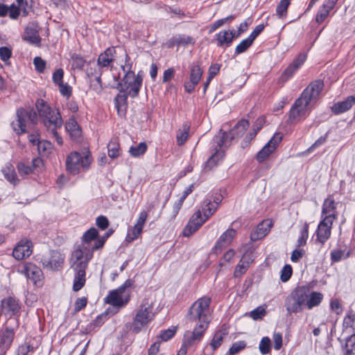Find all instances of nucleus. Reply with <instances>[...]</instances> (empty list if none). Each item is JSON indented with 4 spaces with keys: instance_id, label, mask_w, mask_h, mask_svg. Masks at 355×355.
<instances>
[{
    "instance_id": "1",
    "label": "nucleus",
    "mask_w": 355,
    "mask_h": 355,
    "mask_svg": "<svg viewBox=\"0 0 355 355\" xmlns=\"http://www.w3.org/2000/svg\"><path fill=\"white\" fill-rule=\"evenodd\" d=\"M93 251L83 245H76L71 252L69 263L75 272L73 290L80 291L86 282V269L93 257Z\"/></svg>"
},
{
    "instance_id": "2",
    "label": "nucleus",
    "mask_w": 355,
    "mask_h": 355,
    "mask_svg": "<svg viewBox=\"0 0 355 355\" xmlns=\"http://www.w3.org/2000/svg\"><path fill=\"white\" fill-rule=\"evenodd\" d=\"M323 87L321 80L311 82L295 101L289 113V120L293 122L305 119L309 105L318 98Z\"/></svg>"
},
{
    "instance_id": "3",
    "label": "nucleus",
    "mask_w": 355,
    "mask_h": 355,
    "mask_svg": "<svg viewBox=\"0 0 355 355\" xmlns=\"http://www.w3.org/2000/svg\"><path fill=\"white\" fill-rule=\"evenodd\" d=\"M125 63L121 66L122 70L125 73L122 83L119 85L121 92H127L128 95L135 97L138 95L141 84L142 76L138 73L135 76L132 70V64L130 63V57L127 53L125 55Z\"/></svg>"
},
{
    "instance_id": "4",
    "label": "nucleus",
    "mask_w": 355,
    "mask_h": 355,
    "mask_svg": "<svg viewBox=\"0 0 355 355\" xmlns=\"http://www.w3.org/2000/svg\"><path fill=\"white\" fill-rule=\"evenodd\" d=\"M153 302L149 298L144 299L137 309L130 325V329L135 334L139 333L143 328L153 320Z\"/></svg>"
},
{
    "instance_id": "5",
    "label": "nucleus",
    "mask_w": 355,
    "mask_h": 355,
    "mask_svg": "<svg viewBox=\"0 0 355 355\" xmlns=\"http://www.w3.org/2000/svg\"><path fill=\"white\" fill-rule=\"evenodd\" d=\"M35 105L46 129L53 130L55 128H61L62 120L58 110H52L43 99H38L36 101Z\"/></svg>"
},
{
    "instance_id": "6",
    "label": "nucleus",
    "mask_w": 355,
    "mask_h": 355,
    "mask_svg": "<svg viewBox=\"0 0 355 355\" xmlns=\"http://www.w3.org/2000/svg\"><path fill=\"white\" fill-rule=\"evenodd\" d=\"M309 298V287L302 286L295 288L286 298L285 307L290 314L301 312Z\"/></svg>"
},
{
    "instance_id": "7",
    "label": "nucleus",
    "mask_w": 355,
    "mask_h": 355,
    "mask_svg": "<svg viewBox=\"0 0 355 355\" xmlns=\"http://www.w3.org/2000/svg\"><path fill=\"white\" fill-rule=\"evenodd\" d=\"M92 160V157L87 151L83 153L72 152L66 159L67 170L73 175L78 174L81 169H88Z\"/></svg>"
},
{
    "instance_id": "8",
    "label": "nucleus",
    "mask_w": 355,
    "mask_h": 355,
    "mask_svg": "<svg viewBox=\"0 0 355 355\" xmlns=\"http://www.w3.org/2000/svg\"><path fill=\"white\" fill-rule=\"evenodd\" d=\"M210 304V298L202 297L195 302L189 309V319L192 322H209L207 314Z\"/></svg>"
},
{
    "instance_id": "9",
    "label": "nucleus",
    "mask_w": 355,
    "mask_h": 355,
    "mask_svg": "<svg viewBox=\"0 0 355 355\" xmlns=\"http://www.w3.org/2000/svg\"><path fill=\"white\" fill-rule=\"evenodd\" d=\"M17 120L12 122L11 125L15 132L17 134H22L26 132V122L30 121L32 123H36L37 116L33 110L24 108L18 109L17 111Z\"/></svg>"
},
{
    "instance_id": "10",
    "label": "nucleus",
    "mask_w": 355,
    "mask_h": 355,
    "mask_svg": "<svg viewBox=\"0 0 355 355\" xmlns=\"http://www.w3.org/2000/svg\"><path fill=\"white\" fill-rule=\"evenodd\" d=\"M98 230L94 227H92L83 234L82 243L78 245L87 247L93 252L99 250L104 245L105 239L98 238Z\"/></svg>"
},
{
    "instance_id": "11",
    "label": "nucleus",
    "mask_w": 355,
    "mask_h": 355,
    "mask_svg": "<svg viewBox=\"0 0 355 355\" xmlns=\"http://www.w3.org/2000/svg\"><path fill=\"white\" fill-rule=\"evenodd\" d=\"M18 271L24 275L27 278L33 281V282L39 286L42 284L43 272L40 268L35 264L25 262L22 263L18 268Z\"/></svg>"
},
{
    "instance_id": "12",
    "label": "nucleus",
    "mask_w": 355,
    "mask_h": 355,
    "mask_svg": "<svg viewBox=\"0 0 355 355\" xmlns=\"http://www.w3.org/2000/svg\"><path fill=\"white\" fill-rule=\"evenodd\" d=\"M248 127V121L243 119L237 123V124L230 131V133L222 132V130H220L222 136L221 139H220V141H217L218 145L220 147L225 144L228 139L231 141L235 138H239L242 137Z\"/></svg>"
},
{
    "instance_id": "13",
    "label": "nucleus",
    "mask_w": 355,
    "mask_h": 355,
    "mask_svg": "<svg viewBox=\"0 0 355 355\" xmlns=\"http://www.w3.org/2000/svg\"><path fill=\"white\" fill-rule=\"evenodd\" d=\"M283 135L280 132L276 133L264 147L257 153V159L259 162H263L276 149L281 142Z\"/></svg>"
},
{
    "instance_id": "14",
    "label": "nucleus",
    "mask_w": 355,
    "mask_h": 355,
    "mask_svg": "<svg viewBox=\"0 0 355 355\" xmlns=\"http://www.w3.org/2000/svg\"><path fill=\"white\" fill-rule=\"evenodd\" d=\"M236 236V231L233 228H228L217 240L213 248V252L215 254L220 252L232 243Z\"/></svg>"
},
{
    "instance_id": "15",
    "label": "nucleus",
    "mask_w": 355,
    "mask_h": 355,
    "mask_svg": "<svg viewBox=\"0 0 355 355\" xmlns=\"http://www.w3.org/2000/svg\"><path fill=\"white\" fill-rule=\"evenodd\" d=\"M207 220V219H205V216H204V215L202 216L200 210L197 211L192 215L189 223L184 227L183 230V235L184 236H191L193 233L196 232Z\"/></svg>"
},
{
    "instance_id": "16",
    "label": "nucleus",
    "mask_w": 355,
    "mask_h": 355,
    "mask_svg": "<svg viewBox=\"0 0 355 355\" xmlns=\"http://www.w3.org/2000/svg\"><path fill=\"white\" fill-rule=\"evenodd\" d=\"M64 259L60 252L53 250L49 256H44L41 259L43 266L51 270H57L61 267Z\"/></svg>"
},
{
    "instance_id": "17",
    "label": "nucleus",
    "mask_w": 355,
    "mask_h": 355,
    "mask_svg": "<svg viewBox=\"0 0 355 355\" xmlns=\"http://www.w3.org/2000/svg\"><path fill=\"white\" fill-rule=\"evenodd\" d=\"M334 220L323 218L320 222L316 231V240L324 244L330 237Z\"/></svg>"
},
{
    "instance_id": "18",
    "label": "nucleus",
    "mask_w": 355,
    "mask_h": 355,
    "mask_svg": "<svg viewBox=\"0 0 355 355\" xmlns=\"http://www.w3.org/2000/svg\"><path fill=\"white\" fill-rule=\"evenodd\" d=\"M202 70L198 64H194L191 68L189 81L184 83V89L187 93H191L196 85H197L201 79Z\"/></svg>"
},
{
    "instance_id": "19",
    "label": "nucleus",
    "mask_w": 355,
    "mask_h": 355,
    "mask_svg": "<svg viewBox=\"0 0 355 355\" xmlns=\"http://www.w3.org/2000/svg\"><path fill=\"white\" fill-rule=\"evenodd\" d=\"M273 223L270 219H266L260 223L257 228L250 234V239L252 241H258L266 236L272 227Z\"/></svg>"
},
{
    "instance_id": "20",
    "label": "nucleus",
    "mask_w": 355,
    "mask_h": 355,
    "mask_svg": "<svg viewBox=\"0 0 355 355\" xmlns=\"http://www.w3.org/2000/svg\"><path fill=\"white\" fill-rule=\"evenodd\" d=\"M23 39L31 44L40 46L41 37L39 35L38 26L35 24H29L25 30Z\"/></svg>"
},
{
    "instance_id": "21",
    "label": "nucleus",
    "mask_w": 355,
    "mask_h": 355,
    "mask_svg": "<svg viewBox=\"0 0 355 355\" xmlns=\"http://www.w3.org/2000/svg\"><path fill=\"white\" fill-rule=\"evenodd\" d=\"M306 60V55L300 54L297 58L284 70L281 76V80L284 83L287 81L295 71L302 65Z\"/></svg>"
},
{
    "instance_id": "22",
    "label": "nucleus",
    "mask_w": 355,
    "mask_h": 355,
    "mask_svg": "<svg viewBox=\"0 0 355 355\" xmlns=\"http://www.w3.org/2000/svg\"><path fill=\"white\" fill-rule=\"evenodd\" d=\"M322 217L332 220L337 218L336 202L331 197L327 198L323 202Z\"/></svg>"
},
{
    "instance_id": "23",
    "label": "nucleus",
    "mask_w": 355,
    "mask_h": 355,
    "mask_svg": "<svg viewBox=\"0 0 355 355\" xmlns=\"http://www.w3.org/2000/svg\"><path fill=\"white\" fill-rule=\"evenodd\" d=\"M31 253V242L30 241H20L12 251L13 257L18 260L28 257Z\"/></svg>"
},
{
    "instance_id": "24",
    "label": "nucleus",
    "mask_w": 355,
    "mask_h": 355,
    "mask_svg": "<svg viewBox=\"0 0 355 355\" xmlns=\"http://www.w3.org/2000/svg\"><path fill=\"white\" fill-rule=\"evenodd\" d=\"M355 104V94L349 96L343 101L335 103L331 107V111L336 114H339L349 110L353 105Z\"/></svg>"
},
{
    "instance_id": "25",
    "label": "nucleus",
    "mask_w": 355,
    "mask_h": 355,
    "mask_svg": "<svg viewBox=\"0 0 355 355\" xmlns=\"http://www.w3.org/2000/svg\"><path fill=\"white\" fill-rule=\"evenodd\" d=\"M65 128L71 139L76 141H79L82 136V131L73 118L69 119L66 123Z\"/></svg>"
},
{
    "instance_id": "26",
    "label": "nucleus",
    "mask_w": 355,
    "mask_h": 355,
    "mask_svg": "<svg viewBox=\"0 0 355 355\" xmlns=\"http://www.w3.org/2000/svg\"><path fill=\"white\" fill-rule=\"evenodd\" d=\"M1 307L3 311L10 315L16 314L20 309L18 302L12 297L3 299L1 301Z\"/></svg>"
},
{
    "instance_id": "27",
    "label": "nucleus",
    "mask_w": 355,
    "mask_h": 355,
    "mask_svg": "<svg viewBox=\"0 0 355 355\" xmlns=\"http://www.w3.org/2000/svg\"><path fill=\"white\" fill-rule=\"evenodd\" d=\"M14 338V331L9 329L6 328L5 331L0 334V351L6 353L7 350L11 345Z\"/></svg>"
},
{
    "instance_id": "28",
    "label": "nucleus",
    "mask_w": 355,
    "mask_h": 355,
    "mask_svg": "<svg viewBox=\"0 0 355 355\" xmlns=\"http://www.w3.org/2000/svg\"><path fill=\"white\" fill-rule=\"evenodd\" d=\"M336 4L334 0H328L322 6V8L318 11L315 17V21L318 24L322 23L329 16L330 11L334 8Z\"/></svg>"
},
{
    "instance_id": "29",
    "label": "nucleus",
    "mask_w": 355,
    "mask_h": 355,
    "mask_svg": "<svg viewBox=\"0 0 355 355\" xmlns=\"http://www.w3.org/2000/svg\"><path fill=\"white\" fill-rule=\"evenodd\" d=\"M194 43L193 39L190 36L184 35H179L172 37L166 42V46L168 48H172L175 46H187L193 44Z\"/></svg>"
},
{
    "instance_id": "30",
    "label": "nucleus",
    "mask_w": 355,
    "mask_h": 355,
    "mask_svg": "<svg viewBox=\"0 0 355 355\" xmlns=\"http://www.w3.org/2000/svg\"><path fill=\"white\" fill-rule=\"evenodd\" d=\"M343 326V334L349 335L354 334L355 327V313L352 311H349L344 318Z\"/></svg>"
},
{
    "instance_id": "31",
    "label": "nucleus",
    "mask_w": 355,
    "mask_h": 355,
    "mask_svg": "<svg viewBox=\"0 0 355 355\" xmlns=\"http://www.w3.org/2000/svg\"><path fill=\"white\" fill-rule=\"evenodd\" d=\"M115 49L114 47L107 48L103 53L100 54L98 58V64L101 67H108L114 61V53Z\"/></svg>"
},
{
    "instance_id": "32",
    "label": "nucleus",
    "mask_w": 355,
    "mask_h": 355,
    "mask_svg": "<svg viewBox=\"0 0 355 355\" xmlns=\"http://www.w3.org/2000/svg\"><path fill=\"white\" fill-rule=\"evenodd\" d=\"M128 301L129 297H127L124 301L122 296L119 295V293L114 291H111L105 299V303L113 305L114 306H123V305L126 304Z\"/></svg>"
},
{
    "instance_id": "33",
    "label": "nucleus",
    "mask_w": 355,
    "mask_h": 355,
    "mask_svg": "<svg viewBox=\"0 0 355 355\" xmlns=\"http://www.w3.org/2000/svg\"><path fill=\"white\" fill-rule=\"evenodd\" d=\"M234 33L232 31H223L217 34L218 45L220 46H229L234 37Z\"/></svg>"
},
{
    "instance_id": "34",
    "label": "nucleus",
    "mask_w": 355,
    "mask_h": 355,
    "mask_svg": "<svg viewBox=\"0 0 355 355\" xmlns=\"http://www.w3.org/2000/svg\"><path fill=\"white\" fill-rule=\"evenodd\" d=\"M322 299L323 295L321 293L315 291L311 292L309 288V298H307L305 304L309 309H311L313 307L318 306Z\"/></svg>"
},
{
    "instance_id": "35",
    "label": "nucleus",
    "mask_w": 355,
    "mask_h": 355,
    "mask_svg": "<svg viewBox=\"0 0 355 355\" xmlns=\"http://www.w3.org/2000/svg\"><path fill=\"white\" fill-rule=\"evenodd\" d=\"M209 322H199V324L194 329L191 340L184 342L187 345H191L192 341L200 340L207 329Z\"/></svg>"
},
{
    "instance_id": "36",
    "label": "nucleus",
    "mask_w": 355,
    "mask_h": 355,
    "mask_svg": "<svg viewBox=\"0 0 355 355\" xmlns=\"http://www.w3.org/2000/svg\"><path fill=\"white\" fill-rule=\"evenodd\" d=\"M190 126L184 123L182 126L177 131L176 138L177 144L178 146L183 145L189 137Z\"/></svg>"
},
{
    "instance_id": "37",
    "label": "nucleus",
    "mask_w": 355,
    "mask_h": 355,
    "mask_svg": "<svg viewBox=\"0 0 355 355\" xmlns=\"http://www.w3.org/2000/svg\"><path fill=\"white\" fill-rule=\"evenodd\" d=\"M2 172L4 175L6 179L15 185L18 182V179L17 178V174L15 171V168L12 164L6 165L3 169Z\"/></svg>"
},
{
    "instance_id": "38",
    "label": "nucleus",
    "mask_w": 355,
    "mask_h": 355,
    "mask_svg": "<svg viewBox=\"0 0 355 355\" xmlns=\"http://www.w3.org/2000/svg\"><path fill=\"white\" fill-rule=\"evenodd\" d=\"M224 156V151L218 150L206 162L205 168L211 170L213 167L217 165L218 162Z\"/></svg>"
},
{
    "instance_id": "39",
    "label": "nucleus",
    "mask_w": 355,
    "mask_h": 355,
    "mask_svg": "<svg viewBox=\"0 0 355 355\" xmlns=\"http://www.w3.org/2000/svg\"><path fill=\"white\" fill-rule=\"evenodd\" d=\"M108 155L112 158H116L119 153V144L116 138L112 139L107 144Z\"/></svg>"
},
{
    "instance_id": "40",
    "label": "nucleus",
    "mask_w": 355,
    "mask_h": 355,
    "mask_svg": "<svg viewBox=\"0 0 355 355\" xmlns=\"http://www.w3.org/2000/svg\"><path fill=\"white\" fill-rule=\"evenodd\" d=\"M147 150V145L145 142H141L136 146H131L129 153L132 157H139Z\"/></svg>"
},
{
    "instance_id": "41",
    "label": "nucleus",
    "mask_w": 355,
    "mask_h": 355,
    "mask_svg": "<svg viewBox=\"0 0 355 355\" xmlns=\"http://www.w3.org/2000/svg\"><path fill=\"white\" fill-rule=\"evenodd\" d=\"M205 207L202 208L204 216L205 219H209L218 209L217 205L211 202V200H206L204 201Z\"/></svg>"
},
{
    "instance_id": "42",
    "label": "nucleus",
    "mask_w": 355,
    "mask_h": 355,
    "mask_svg": "<svg viewBox=\"0 0 355 355\" xmlns=\"http://www.w3.org/2000/svg\"><path fill=\"white\" fill-rule=\"evenodd\" d=\"M347 337L345 343L346 355H352L355 353V334L346 335Z\"/></svg>"
},
{
    "instance_id": "43",
    "label": "nucleus",
    "mask_w": 355,
    "mask_h": 355,
    "mask_svg": "<svg viewBox=\"0 0 355 355\" xmlns=\"http://www.w3.org/2000/svg\"><path fill=\"white\" fill-rule=\"evenodd\" d=\"M225 334L226 332L223 331L222 330H219L215 333L213 339L210 343L213 350H216L219 346H220Z\"/></svg>"
},
{
    "instance_id": "44",
    "label": "nucleus",
    "mask_w": 355,
    "mask_h": 355,
    "mask_svg": "<svg viewBox=\"0 0 355 355\" xmlns=\"http://www.w3.org/2000/svg\"><path fill=\"white\" fill-rule=\"evenodd\" d=\"M291 4V0H281L276 9L277 15L279 18L286 15L287 10Z\"/></svg>"
},
{
    "instance_id": "45",
    "label": "nucleus",
    "mask_w": 355,
    "mask_h": 355,
    "mask_svg": "<svg viewBox=\"0 0 355 355\" xmlns=\"http://www.w3.org/2000/svg\"><path fill=\"white\" fill-rule=\"evenodd\" d=\"M142 230V228L136 225L129 229L126 236V241L130 243L137 239L141 234Z\"/></svg>"
},
{
    "instance_id": "46",
    "label": "nucleus",
    "mask_w": 355,
    "mask_h": 355,
    "mask_svg": "<svg viewBox=\"0 0 355 355\" xmlns=\"http://www.w3.org/2000/svg\"><path fill=\"white\" fill-rule=\"evenodd\" d=\"M253 40L249 37L242 40L236 47L235 53L237 54L245 52L252 44Z\"/></svg>"
},
{
    "instance_id": "47",
    "label": "nucleus",
    "mask_w": 355,
    "mask_h": 355,
    "mask_svg": "<svg viewBox=\"0 0 355 355\" xmlns=\"http://www.w3.org/2000/svg\"><path fill=\"white\" fill-rule=\"evenodd\" d=\"M259 351L262 354H267L270 352L271 341L268 337H263L259 343Z\"/></svg>"
},
{
    "instance_id": "48",
    "label": "nucleus",
    "mask_w": 355,
    "mask_h": 355,
    "mask_svg": "<svg viewBox=\"0 0 355 355\" xmlns=\"http://www.w3.org/2000/svg\"><path fill=\"white\" fill-rule=\"evenodd\" d=\"M309 236V223L304 224L302 230L301 231V236L297 240V247L304 246L306 243V240Z\"/></svg>"
},
{
    "instance_id": "49",
    "label": "nucleus",
    "mask_w": 355,
    "mask_h": 355,
    "mask_svg": "<svg viewBox=\"0 0 355 355\" xmlns=\"http://www.w3.org/2000/svg\"><path fill=\"white\" fill-rule=\"evenodd\" d=\"M90 88L96 93H100L102 89L101 76H96L94 78H91L89 80Z\"/></svg>"
},
{
    "instance_id": "50",
    "label": "nucleus",
    "mask_w": 355,
    "mask_h": 355,
    "mask_svg": "<svg viewBox=\"0 0 355 355\" xmlns=\"http://www.w3.org/2000/svg\"><path fill=\"white\" fill-rule=\"evenodd\" d=\"M246 347V343L244 340H240L232 344L229 349L230 355H234Z\"/></svg>"
},
{
    "instance_id": "51",
    "label": "nucleus",
    "mask_w": 355,
    "mask_h": 355,
    "mask_svg": "<svg viewBox=\"0 0 355 355\" xmlns=\"http://www.w3.org/2000/svg\"><path fill=\"white\" fill-rule=\"evenodd\" d=\"M266 314L265 307L261 306L252 311L250 315L254 320H259L264 317Z\"/></svg>"
},
{
    "instance_id": "52",
    "label": "nucleus",
    "mask_w": 355,
    "mask_h": 355,
    "mask_svg": "<svg viewBox=\"0 0 355 355\" xmlns=\"http://www.w3.org/2000/svg\"><path fill=\"white\" fill-rule=\"evenodd\" d=\"M292 272V267L290 265L284 266L281 271V280L283 282H287L291 278Z\"/></svg>"
},
{
    "instance_id": "53",
    "label": "nucleus",
    "mask_w": 355,
    "mask_h": 355,
    "mask_svg": "<svg viewBox=\"0 0 355 355\" xmlns=\"http://www.w3.org/2000/svg\"><path fill=\"white\" fill-rule=\"evenodd\" d=\"M33 63L35 67V69L40 72L43 73L45 67H46V62L42 60L40 57H36L34 58Z\"/></svg>"
},
{
    "instance_id": "54",
    "label": "nucleus",
    "mask_w": 355,
    "mask_h": 355,
    "mask_svg": "<svg viewBox=\"0 0 355 355\" xmlns=\"http://www.w3.org/2000/svg\"><path fill=\"white\" fill-rule=\"evenodd\" d=\"M72 59V67L73 68H76L80 69L83 67L85 64V60L77 55H73L71 57Z\"/></svg>"
},
{
    "instance_id": "55",
    "label": "nucleus",
    "mask_w": 355,
    "mask_h": 355,
    "mask_svg": "<svg viewBox=\"0 0 355 355\" xmlns=\"http://www.w3.org/2000/svg\"><path fill=\"white\" fill-rule=\"evenodd\" d=\"M96 224L100 229L103 230L108 227L110 223L107 217L100 216L97 217Z\"/></svg>"
},
{
    "instance_id": "56",
    "label": "nucleus",
    "mask_w": 355,
    "mask_h": 355,
    "mask_svg": "<svg viewBox=\"0 0 355 355\" xmlns=\"http://www.w3.org/2000/svg\"><path fill=\"white\" fill-rule=\"evenodd\" d=\"M175 331L176 328L168 329L167 330L163 331L159 336V338H160L164 341H167L174 336Z\"/></svg>"
},
{
    "instance_id": "57",
    "label": "nucleus",
    "mask_w": 355,
    "mask_h": 355,
    "mask_svg": "<svg viewBox=\"0 0 355 355\" xmlns=\"http://www.w3.org/2000/svg\"><path fill=\"white\" fill-rule=\"evenodd\" d=\"M64 76V71L62 69H57L53 74V81L56 85L63 83L62 79Z\"/></svg>"
},
{
    "instance_id": "58",
    "label": "nucleus",
    "mask_w": 355,
    "mask_h": 355,
    "mask_svg": "<svg viewBox=\"0 0 355 355\" xmlns=\"http://www.w3.org/2000/svg\"><path fill=\"white\" fill-rule=\"evenodd\" d=\"M87 300L86 297H83L81 298H78L74 304V311L78 312L85 308L87 305Z\"/></svg>"
},
{
    "instance_id": "59",
    "label": "nucleus",
    "mask_w": 355,
    "mask_h": 355,
    "mask_svg": "<svg viewBox=\"0 0 355 355\" xmlns=\"http://www.w3.org/2000/svg\"><path fill=\"white\" fill-rule=\"evenodd\" d=\"M58 86L60 88V92L62 95L67 98H69L71 95L72 88L69 85L62 83L58 85Z\"/></svg>"
},
{
    "instance_id": "60",
    "label": "nucleus",
    "mask_w": 355,
    "mask_h": 355,
    "mask_svg": "<svg viewBox=\"0 0 355 355\" xmlns=\"http://www.w3.org/2000/svg\"><path fill=\"white\" fill-rule=\"evenodd\" d=\"M11 50L6 46L0 47V58L2 61L8 60L11 56Z\"/></svg>"
},
{
    "instance_id": "61",
    "label": "nucleus",
    "mask_w": 355,
    "mask_h": 355,
    "mask_svg": "<svg viewBox=\"0 0 355 355\" xmlns=\"http://www.w3.org/2000/svg\"><path fill=\"white\" fill-rule=\"evenodd\" d=\"M305 254V250L303 249L295 250L293 251L291 259L293 262H297Z\"/></svg>"
},
{
    "instance_id": "62",
    "label": "nucleus",
    "mask_w": 355,
    "mask_h": 355,
    "mask_svg": "<svg viewBox=\"0 0 355 355\" xmlns=\"http://www.w3.org/2000/svg\"><path fill=\"white\" fill-rule=\"evenodd\" d=\"M265 123V118L263 116L259 117L254 125L253 128V135L256 136L258 131L262 128Z\"/></svg>"
},
{
    "instance_id": "63",
    "label": "nucleus",
    "mask_w": 355,
    "mask_h": 355,
    "mask_svg": "<svg viewBox=\"0 0 355 355\" xmlns=\"http://www.w3.org/2000/svg\"><path fill=\"white\" fill-rule=\"evenodd\" d=\"M274 348L279 350L282 346V336L279 333H275L273 335Z\"/></svg>"
},
{
    "instance_id": "64",
    "label": "nucleus",
    "mask_w": 355,
    "mask_h": 355,
    "mask_svg": "<svg viewBox=\"0 0 355 355\" xmlns=\"http://www.w3.org/2000/svg\"><path fill=\"white\" fill-rule=\"evenodd\" d=\"M148 217V213L146 211H143L139 214V218L137 219V223L135 225L143 229V227Z\"/></svg>"
}]
</instances>
